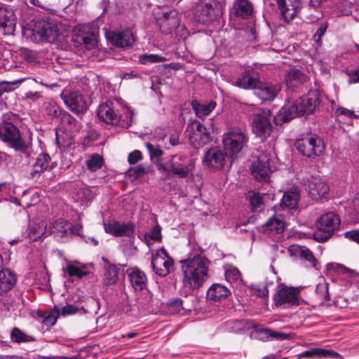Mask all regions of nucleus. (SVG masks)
<instances>
[{
	"label": "nucleus",
	"instance_id": "1",
	"mask_svg": "<svg viewBox=\"0 0 359 359\" xmlns=\"http://www.w3.org/2000/svg\"><path fill=\"white\" fill-rule=\"evenodd\" d=\"M187 287L195 290L201 287L208 278L210 262L204 256L195 255L180 261Z\"/></svg>",
	"mask_w": 359,
	"mask_h": 359
},
{
	"label": "nucleus",
	"instance_id": "2",
	"mask_svg": "<svg viewBox=\"0 0 359 359\" xmlns=\"http://www.w3.org/2000/svg\"><path fill=\"white\" fill-rule=\"evenodd\" d=\"M61 25L53 20L35 22L32 31L31 40L35 43H53L60 33Z\"/></svg>",
	"mask_w": 359,
	"mask_h": 359
},
{
	"label": "nucleus",
	"instance_id": "3",
	"mask_svg": "<svg viewBox=\"0 0 359 359\" xmlns=\"http://www.w3.org/2000/svg\"><path fill=\"white\" fill-rule=\"evenodd\" d=\"M194 168L193 160L188 159L182 155L175 154L170 156V158L165 163H159V170L172 173V175L185 178L192 172Z\"/></svg>",
	"mask_w": 359,
	"mask_h": 359
},
{
	"label": "nucleus",
	"instance_id": "4",
	"mask_svg": "<svg viewBox=\"0 0 359 359\" xmlns=\"http://www.w3.org/2000/svg\"><path fill=\"white\" fill-rule=\"evenodd\" d=\"M238 323L241 325L239 327L241 330H250V328L255 329V337L263 341L290 340L294 337V334L292 333H285L269 327H265L253 321L241 320Z\"/></svg>",
	"mask_w": 359,
	"mask_h": 359
},
{
	"label": "nucleus",
	"instance_id": "5",
	"mask_svg": "<svg viewBox=\"0 0 359 359\" xmlns=\"http://www.w3.org/2000/svg\"><path fill=\"white\" fill-rule=\"evenodd\" d=\"M339 224L340 219L334 212L323 214L317 222V230L313 233L314 239L320 243L327 241Z\"/></svg>",
	"mask_w": 359,
	"mask_h": 359
},
{
	"label": "nucleus",
	"instance_id": "6",
	"mask_svg": "<svg viewBox=\"0 0 359 359\" xmlns=\"http://www.w3.org/2000/svg\"><path fill=\"white\" fill-rule=\"evenodd\" d=\"M299 287H287L283 284L278 285L273 296V303L277 308L285 309L300 305Z\"/></svg>",
	"mask_w": 359,
	"mask_h": 359
},
{
	"label": "nucleus",
	"instance_id": "7",
	"mask_svg": "<svg viewBox=\"0 0 359 359\" xmlns=\"http://www.w3.org/2000/svg\"><path fill=\"white\" fill-rule=\"evenodd\" d=\"M248 137L244 130L233 127L223 136L224 148L226 155L232 157L239 153L248 142Z\"/></svg>",
	"mask_w": 359,
	"mask_h": 359
},
{
	"label": "nucleus",
	"instance_id": "8",
	"mask_svg": "<svg viewBox=\"0 0 359 359\" xmlns=\"http://www.w3.org/2000/svg\"><path fill=\"white\" fill-rule=\"evenodd\" d=\"M295 146L299 153L309 158L321 155L325 149L323 140L316 135H306L297 139Z\"/></svg>",
	"mask_w": 359,
	"mask_h": 359
},
{
	"label": "nucleus",
	"instance_id": "9",
	"mask_svg": "<svg viewBox=\"0 0 359 359\" xmlns=\"http://www.w3.org/2000/svg\"><path fill=\"white\" fill-rule=\"evenodd\" d=\"M0 138L16 151H24L27 144L21 138L19 129L9 122L0 124Z\"/></svg>",
	"mask_w": 359,
	"mask_h": 359
},
{
	"label": "nucleus",
	"instance_id": "10",
	"mask_svg": "<svg viewBox=\"0 0 359 359\" xmlns=\"http://www.w3.org/2000/svg\"><path fill=\"white\" fill-rule=\"evenodd\" d=\"M224 6V1H210L197 11L196 18L202 23L210 22L222 15Z\"/></svg>",
	"mask_w": 359,
	"mask_h": 359
},
{
	"label": "nucleus",
	"instance_id": "11",
	"mask_svg": "<svg viewBox=\"0 0 359 359\" xmlns=\"http://www.w3.org/2000/svg\"><path fill=\"white\" fill-rule=\"evenodd\" d=\"M254 133L262 140H265L271 134L273 126L270 111H263L255 115L252 120Z\"/></svg>",
	"mask_w": 359,
	"mask_h": 359
},
{
	"label": "nucleus",
	"instance_id": "12",
	"mask_svg": "<svg viewBox=\"0 0 359 359\" xmlns=\"http://www.w3.org/2000/svg\"><path fill=\"white\" fill-rule=\"evenodd\" d=\"M174 262L164 248L156 252L152 257L154 271L160 276H166L173 270Z\"/></svg>",
	"mask_w": 359,
	"mask_h": 359
},
{
	"label": "nucleus",
	"instance_id": "13",
	"mask_svg": "<svg viewBox=\"0 0 359 359\" xmlns=\"http://www.w3.org/2000/svg\"><path fill=\"white\" fill-rule=\"evenodd\" d=\"M271 154L265 152L261 153L257 161L251 166V173L255 179L259 182H266L271 173L270 165Z\"/></svg>",
	"mask_w": 359,
	"mask_h": 359
},
{
	"label": "nucleus",
	"instance_id": "14",
	"mask_svg": "<svg viewBox=\"0 0 359 359\" xmlns=\"http://www.w3.org/2000/svg\"><path fill=\"white\" fill-rule=\"evenodd\" d=\"M189 141L196 148H199L210 141V135L206 128L198 121H194L187 127Z\"/></svg>",
	"mask_w": 359,
	"mask_h": 359
},
{
	"label": "nucleus",
	"instance_id": "15",
	"mask_svg": "<svg viewBox=\"0 0 359 359\" xmlns=\"http://www.w3.org/2000/svg\"><path fill=\"white\" fill-rule=\"evenodd\" d=\"M61 97L70 110L77 114L83 113L87 109L86 99L79 91L64 90Z\"/></svg>",
	"mask_w": 359,
	"mask_h": 359
},
{
	"label": "nucleus",
	"instance_id": "16",
	"mask_svg": "<svg viewBox=\"0 0 359 359\" xmlns=\"http://www.w3.org/2000/svg\"><path fill=\"white\" fill-rule=\"evenodd\" d=\"M116 104L112 101L101 104L97 109V116L103 122L116 125L120 121L121 116L116 109Z\"/></svg>",
	"mask_w": 359,
	"mask_h": 359
},
{
	"label": "nucleus",
	"instance_id": "17",
	"mask_svg": "<svg viewBox=\"0 0 359 359\" xmlns=\"http://www.w3.org/2000/svg\"><path fill=\"white\" fill-rule=\"evenodd\" d=\"M280 17L288 23L299 13L302 6L299 0H276Z\"/></svg>",
	"mask_w": 359,
	"mask_h": 359
},
{
	"label": "nucleus",
	"instance_id": "18",
	"mask_svg": "<svg viewBox=\"0 0 359 359\" xmlns=\"http://www.w3.org/2000/svg\"><path fill=\"white\" fill-rule=\"evenodd\" d=\"M306 187L309 196L315 201L323 198L329 191L327 183L317 176H311L307 180Z\"/></svg>",
	"mask_w": 359,
	"mask_h": 359
},
{
	"label": "nucleus",
	"instance_id": "19",
	"mask_svg": "<svg viewBox=\"0 0 359 359\" xmlns=\"http://www.w3.org/2000/svg\"><path fill=\"white\" fill-rule=\"evenodd\" d=\"M225 154L218 147H212L205 154L203 163L205 166L214 169H221L224 165Z\"/></svg>",
	"mask_w": 359,
	"mask_h": 359
},
{
	"label": "nucleus",
	"instance_id": "20",
	"mask_svg": "<svg viewBox=\"0 0 359 359\" xmlns=\"http://www.w3.org/2000/svg\"><path fill=\"white\" fill-rule=\"evenodd\" d=\"M104 229L106 233L114 236H130L134 232V225L131 222L120 223L114 220L104 222Z\"/></svg>",
	"mask_w": 359,
	"mask_h": 359
},
{
	"label": "nucleus",
	"instance_id": "21",
	"mask_svg": "<svg viewBox=\"0 0 359 359\" xmlns=\"http://www.w3.org/2000/svg\"><path fill=\"white\" fill-rule=\"evenodd\" d=\"M106 36L112 44L121 48L131 46L135 40L130 29L118 32H109L106 34Z\"/></svg>",
	"mask_w": 359,
	"mask_h": 359
},
{
	"label": "nucleus",
	"instance_id": "22",
	"mask_svg": "<svg viewBox=\"0 0 359 359\" xmlns=\"http://www.w3.org/2000/svg\"><path fill=\"white\" fill-rule=\"evenodd\" d=\"M159 27L164 34L171 33L180 24L179 13L175 10L163 13L158 19Z\"/></svg>",
	"mask_w": 359,
	"mask_h": 359
},
{
	"label": "nucleus",
	"instance_id": "23",
	"mask_svg": "<svg viewBox=\"0 0 359 359\" xmlns=\"http://www.w3.org/2000/svg\"><path fill=\"white\" fill-rule=\"evenodd\" d=\"M280 86L270 83L259 82L255 88V95L262 101H273L280 90Z\"/></svg>",
	"mask_w": 359,
	"mask_h": 359
},
{
	"label": "nucleus",
	"instance_id": "24",
	"mask_svg": "<svg viewBox=\"0 0 359 359\" xmlns=\"http://www.w3.org/2000/svg\"><path fill=\"white\" fill-rule=\"evenodd\" d=\"M55 163L51 162L50 156L46 153H41L36 158L31 175L33 177H36L41 173L50 170L55 168Z\"/></svg>",
	"mask_w": 359,
	"mask_h": 359
},
{
	"label": "nucleus",
	"instance_id": "25",
	"mask_svg": "<svg viewBox=\"0 0 359 359\" xmlns=\"http://www.w3.org/2000/svg\"><path fill=\"white\" fill-rule=\"evenodd\" d=\"M303 115L313 113L320 104V94L317 91H311L304 97L297 100Z\"/></svg>",
	"mask_w": 359,
	"mask_h": 359
},
{
	"label": "nucleus",
	"instance_id": "26",
	"mask_svg": "<svg viewBox=\"0 0 359 359\" xmlns=\"http://www.w3.org/2000/svg\"><path fill=\"white\" fill-rule=\"evenodd\" d=\"M161 309L168 314L180 313L184 314L191 311V308L180 298H173L169 299L166 303L161 304Z\"/></svg>",
	"mask_w": 359,
	"mask_h": 359
},
{
	"label": "nucleus",
	"instance_id": "27",
	"mask_svg": "<svg viewBox=\"0 0 359 359\" xmlns=\"http://www.w3.org/2000/svg\"><path fill=\"white\" fill-rule=\"evenodd\" d=\"M302 115V109H300L297 100L294 102L287 101L279 112V118L285 123Z\"/></svg>",
	"mask_w": 359,
	"mask_h": 359
},
{
	"label": "nucleus",
	"instance_id": "28",
	"mask_svg": "<svg viewBox=\"0 0 359 359\" xmlns=\"http://www.w3.org/2000/svg\"><path fill=\"white\" fill-rule=\"evenodd\" d=\"M16 18L14 13L4 8L0 13V27L5 34H12L15 29Z\"/></svg>",
	"mask_w": 359,
	"mask_h": 359
},
{
	"label": "nucleus",
	"instance_id": "29",
	"mask_svg": "<svg viewBox=\"0 0 359 359\" xmlns=\"http://www.w3.org/2000/svg\"><path fill=\"white\" fill-rule=\"evenodd\" d=\"M88 266V264H81L78 261H67L63 271L67 273L69 277H76L81 279L90 273L87 271Z\"/></svg>",
	"mask_w": 359,
	"mask_h": 359
},
{
	"label": "nucleus",
	"instance_id": "30",
	"mask_svg": "<svg viewBox=\"0 0 359 359\" xmlns=\"http://www.w3.org/2000/svg\"><path fill=\"white\" fill-rule=\"evenodd\" d=\"M16 283L15 274L8 269L0 271V294L11 290Z\"/></svg>",
	"mask_w": 359,
	"mask_h": 359
},
{
	"label": "nucleus",
	"instance_id": "31",
	"mask_svg": "<svg viewBox=\"0 0 359 359\" xmlns=\"http://www.w3.org/2000/svg\"><path fill=\"white\" fill-rule=\"evenodd\" d=\"M292 250L301 260L306 262L307 267L316 269L317 259L313 256L312 252L305 246L294 245Z\"/></svg>",
	"mask_w": 359,
	"mask_h": 359
},
{
	"label": "nucleus",
	"instance_id": "32",
	"mask_svg": "<svg viewBox=\"0 0 359 359\" xmlns=\"http://www.w3.org/2000/svg\"><path fill=\"white\" fill-rule=\"evenodd\" d=\"M233 8L235 15L244 19L250 18L253 13V6L249 0H236Z\"/></svg>",
	"mask_w": 359,
	"mask_h": 359
},
{
	"label": "nucleus",
	"instance_id": "33",
	"mask_svg": "<svg viewBox=\"0 0 359 359\" xmlns=\"http://www.w3.org/2000/svg\"><path fill=\"white\" fill-rule=\"evenodd\" d=\"M285 228V222L279 216L270 217L267 222L262 226V229L264 233H280L283 231Z\"/></svg>",
	"mask_w": 359,
	"mask_h": 359
},
{
	"label": "nucleus",
	"instance_id": "34",
	"mask_svg": "<svg viewBox=\"0 0 359 359\" xmlns=\"http://www.w3.org/2000/svg\"><path fill=\"white\" fill-rule=\"evenodd\" d=\"M307 77L298 69H291L285 76V83L288 88H295L304 84Z\"/></svg>",
	"mask_w": 359,
	"mask_h": 359
},
{
	"label": "nucleus",
	"instance_id": "35",
	"mask_svg": "<svg viewBox=\"0 0 359 359\" xmlns=\"http://www.w3.org/2000/svg\"><path fill=\"white\" fill-rule=\"evenodd\" d=\"M129 280L135 290L141 291L146 287L147 278L142 271L135 268L129 273Z\"/></svg>",
	"mask_w": 359,
	"mask_h": 359
},
{
	"label": "nucleus",
	"instance_id": "36",
	"mask_svg": "<svg viewBox=\"0 0 359 359\" xmlns=\"http://www.w3.org/2000/svg\"><path fill=\"white\" fill-rule=\"evenodd\" d=\"M230 294L229 289L220 284H213L207 291V298L217 302L227 297Z\"/></svg>",
	"mask_w": 359,
	"mask_h": 359
},
{
	"label": "nucleus",
	"instance_id": "37",
	"mask_svg": "<svg viewBox=\"0 0 359 359\" xmlns=\"http://www.w3.org/2000/svg\"><path fill=\"white\" fill-rule=\"evenodd\" d=\"M260 81L254 77L249 72H244L236 81V85L244 89H253L257 87Z\"/></svg>",
	"mask_w": 359,
	"mask_h": 359
},
{
	"label": "nucleus",
	"instance_id": "38",
	"mask_svg": "<svg viewBox=\"0 0 359 359\" xmlns=\"http://www.w3.org/2000/svg\"><path fill=\"white\" fill-rule=\"evenodd\" d=\"M50 233L55 235H67L71 230V224L63 219L54 221L49 227Z\"/></svg>",
	"mask_w": 359,
	"mask_h": 359
},
{
	"label": "nucleus",
	"instance_id": "39",
	"mask_svg": "<svg viewBox=\"0 0 359 359\" xmlns=\"http://www.w3.org/2000/svg\"><path fill=\"white\" fill-rule=\"evenodd\" d=\"M299 198V192L297 189L285 192L281 201V206L285 208L296 209Z\"/></svg>",
	"mask_w": 359,
	"mask_h": 359
},
{
	"label": "nucleus",
	"instance_id": "40",
	"mask_svg": "<svg viewBox=\"0 0 359 359\" xmlns=\"http://www.w3.org/2000/svg\"><path fill=\"white\" fill-rule=\"evenodd\" d=\"M191 105L196 115L201 118L208 115L215 108L216 102L211 101L210 102L201 103L197 101H193Z\"/></svg>",
	"mask_w": 359,
	"mask_h": 359
},
{
	"label": "nucleus",
	"instance_id": "41",
	"mask_svg": "<svg viewBox=\"0 0 359 359\" xmlns=\"http://www.w3.org/2000/svg\"><path fill=\"white\" fill-rule=\"evenodd\" d=\"M61 123L62 128L69 131L71 133L78 132L81 128V124L69 113H63L61 117Z\"/></svg>",
	"mask_w": 359,
	"mask_h": 359
},
{
	"label": "nucleus",
	"instance_id": "42",
	"mask_svg": "<svg viewBox=\"0 0 359 359\" xmlns=\"http://www.w3.org/2000/svg\"><path fill=\"white\" fill-rule=\"evenodd\" d=\"M74 41L76 43L77 46L87 50L93 48L97 44L96 39L92 34L77 35L74 39Z\"/></svg>",
	"mask_w": 359,
	"mask_h": 359
},
{
	"label": "nucleus",
	"instance_id": "43",
	"mask_svg": "<svg viewBox=\"0 0 359 359\" xmlns=\"http://www.w3.org/2000/svg\"><path fill=\"white\" fill-rule=\"evenodd\" d=\"M86 312L82 307L75 304H67L65 306L60 308L54 306L49 314H74L76 313H81Z\"/></svg>",
	"mask_w": 359,
	"mask_h": 359
},
{
	"label": "nucleus",
	"instance_id": "44",
	"mask_svg": "<svg viewBox=\"0 0 359 359\" xmlns=\"http://www.w3.org/2000/svg\"><path fill=\"white\" fill-rule=\"evenodd\" d=\"M303 355L306 357H324V358H338L340 355L334 351L323 348H314L309 351H306L303 353Z\"/></svg>",
	"mask_w": 359,
	"mask_h": 359
},
{
	"label": "nucleus",
	"instance_id": "45",
	"mask_svg": "<svg viewBox=\"0 0 359 359\" xmlns=\"http://www.w3.org/2000/svg\"><path fill=\"white\" fill-rule=\"evenodd\" d=\"M248 197L254 212H260L264 208L265 196L252 191L249 193Z\"/></svg>",
	"mask_w": 359,
	"mask_h": 359
},
{
	"label": "nucleus",
	"instance_id": "46",
	"mask_svg": "<svg viewBox=\"0 0 359 359\" xmlns=\"http://www.w3.org/2000/svg\"><path fill=\"white\" fill-rule=\"evenodd\" d=\"M149 153L150 159L152 161L157 163L158 167L159 168V163H163L161 156L163 154V151L158 145H154L149 142L145 144Z\"/></svg>",
	"mask_w": 359,
	"mask_h": 359
},
{
	"label": "nucleus",
	"instance_id": "47",
	"mask_svg": "<svg viewBox=\"0 0 359 359\" xmlns=\"http://www.w3.org/2000/svg\"><path fill=\"white\" fill-rule=\"evenodd\" d=\"M45 225L43 223L33 224L29 229L28 237L32 241H36L45 233Z\"/></svg>",
	"mask_w": 359,
	"mask_h": 359
},
{
	"label": "nucleus",
	"instance_id": "48",
	"mask_svg": "<svg viewBox=\"0 0 359 359\" xmlns=\"http://www.w3.org/2000/svg\"><path fill=\"white\" fill-rule=\"evenodd\" d=\"M11 338V340L15 343L29 342L35 340L34 337L27 335L18 327H14L12 330Z\"/></svg>",
	"mask_w": 359,
	"mask_h": 359
},
{
	"label": "nucleus",
	"instance_id": "49",
	"mask_svg": "<svg viewBox=\"0 0 359 359\" xmlns=\"http://www.w3.org/2000/svg\"><path fill=\"white\" fill-rule=\"evenodd\" d=\"M76 197L81 205H85L94 198V194L89 188L82 187L77 190Z\"/></svg>",
	"mask_w": 359,
	"mask_h": 359
},
{
	"label": "nucleus",
	"instance_id": "50",
	"mask_svg": "<svg viewBox=\"0 0 359 359\" xmlns=\"http://www.w3.org/2000/svg\"><path fill=\"white\" fill-rule=\"evenodd\" d=\"M118 279V269L115 266H108L104 272V283L106 285H113Z\"/></svg>",
	"mask_w": 359,
	"mask_h": 359
},
{
	"label": "nucleus",
	"instance_id": "51",
	"mask_svg": "<svg viewBox=\"0 0 359 359\" xmlns=\"http://www.w3.org/2000/svg\"><path fill=\"white\" fill-rule=\"evenodd\" d=\"M43 109L46 113L51 117L57 116L60 114V108L58 105L53 100L46 101L43 103Z\"/></svg>",
	"mask_w": 359,
	"mask_h": 359
},
{
	"label": "nucleus",
	"instance_id": "52",
	"mask_svg": "<svg viewBox=\"0 0 359 359\" xmlns=\"http://www.w3.org/2000/svg\"><path fill=\"white\" fill-rule=\"evenodd\" d=\"M103 163V158L99 154H93L87 161V167L91 171L100 169Z\"/></svg>",
	"mask_w": 359,
	"mask_h": 359
},
{
	"label": "nucleus",
	"instance_id": "53",
	"mask_svg": "<svg viewBox=\"0 0 359 359\" xmlns=\"http://www.w3.org/2000/svg\"><path fill=\"white\" fill-rule=\"evenodd\" d=\"M272 282H264L259 284H255L252 285V289L254 292L260 297H264L268 295L269 290L268 287L270 284H272Z\"/></svg>",
	"mask_w": 359,
	"mask_h": 359
},
{
	"label": "nucleus",
	"instance_id": "54",
	"mask_svg": "<svg viewBox=\"0 0 359 359\" xmlns=\"http://www.w3.org/2000/svg\"><path fill=\"white\" fill-rule=\"evenodd\" d=\"M149 170L146 169L142 164H140L135 167L130 168L127 171L128 175L133 179H137L139 177L147 174Z\"/></svg>",
	"mask_w": 359,
	"mask_h": 359
},
{
	"label": "nucleus",
	"instance_id": "55",
	"mask_svg": "<svg viewBox=\"0 0 359 359\" xmlns=\"http://www.w3.org/2000/svg\"><path fill=\"white\" fill-rule=\"evenodd\" d=\"M316 293L320 300H329L330 294L328 291V283L325 282L318 283L316 288Z\"/></svg>",
	"mask_w": 359,
	"mask_h": 359
},
{
	"label": "nucleus",
	"instance_id": "56",
	"mask_svg": "<svg viewBox=\"0 0 359 359\" xmlns=\"http://www.w3.org/2000/svg\"><path fill=\"white\" fill-rule=\"evenodd\" d=\"M40 318H41V325L42 328L45 330H48L50 327L54 325L58 318L59 316H38Z\"/></svg>",
	"mask_w": 359,
	"mask_h": 359
},
{
	"label": "nucleus",
	"instance_id": "57",
	"mask_svg": "<svg viewBox=\"0 0 359 359\" xmlns=\"http://www.w3.org/2000/svg\"><path fill=\"white\" fill-rule=\"evenodd\" d=\"M146 238H149L156 241H161L162 239L161 228L157 224L148 233L146 234Z\"/></svg>",
	"mask_w": 359,
	"mask_h": 359
},
{
	"label": "nucleus",
	"instance_id": "58",
	"mask_svg": "<svg viewBox=\"0 0 359 359\" xmlns=\"http://www.w3.org/2000/svg\"><path fill=\"white\" fill-rule=\"evenodd\" d=\"M341 13L344 15H351L353 13V10H355L356 6L347 1L344 0L341 2Z\"/></svg>",
	"mask_w": 359,
	"mask_h": 359
},
{
	"label": "nucleus",
	"instance_id": "59",
	"mask_svg": "<svg viewBox=\"0 0 359 359\" xmlns=\"http://www.w3.org/2000/svg\"><path fill=\"white\" fill-rule=\"evenodd\" d=\"M166 61V58L158 55L150 54L145 55L142 58V62H163Z\"/></svg>",
	"mask_w": 359,
	"mask_h": 359
},
{
	"label": "nucleus",
	"instance_id": "60",
	"mask_svg": "<svg viewBox=\"0 0 359 359\" xmlns=\"http://www.w3.org/2000/svg\"><path fill=\"white\" fill-rule=\"evenodd\" d=\"M142 159V154L139 150H134L128 156V161L130 164H135Z\"/></svg>",
	"mask_w": 359,
	"mask_h": 359
},
{
	"label": "nucleus",
	"instance_id": "61",
	"mask_svg": "<svg viewBox=\"0 0 359 359\" xmlns=\"http://www.w3.org/2000/svg\"><path fill=\"white\" fill-rule=\"evenodd\" d=\"M11 90L10 85L9 83L6 82H0V109L4 105V102L2 99V94L4 93L8 92Z\"/></svg>",
	"mask_w": 359,
	"mask_h": 359
},
{
	"label": "nucleus",
	"instance_id": "62",
	"mask_svg": "<svg viewBox=\"0 0 359 359\" xmlns=\"http://www.w3.org/2000/svg\"><path fill=\"white\" fill-rule=\"evenodd\" d=\"M346 238L351 239L355 242H359V229L346 231L344 233Z\"/></svg>",
	"mask_w": 359,
	"mask_h": 359
},
{
	"label": "nucleus",
	"instance_id": "63",
	"mask_svg": "<svg viewBox=\"0 0 359 359\" xmlns=\"http://www.w3.org/2000/svg\"><path fill=\"white\" fill-rule=\"evenodd\" d=\"M337 116L344 115L346 116L352 118L354 116V112L344 107H339L336 110Z\"/></svg>",
	"mask_w": 359,
	"mask_h": 359
},
{
	"label": "nucleus",
	"instance_id": "64",
	"mask_svg": "<svg viewBox=\"0 0 359 359\" xmlns=\"http://www.w3.org/2000/svg\"><path fill=\"white\" fill-rule=\"evenodd\" d=\"M350 83H359V68L348 74Z\"/></svg>",
	"mask_w": 359,
	"mask_h": 359
}]
</instances>
